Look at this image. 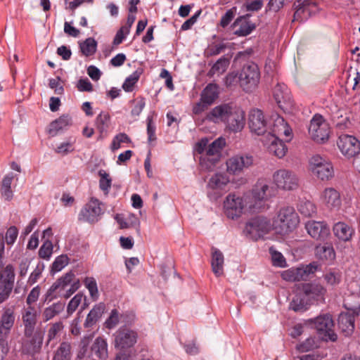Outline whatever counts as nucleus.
Here are the masks:
<instances>
[{
	"label": "nucleus",
	"instance_id": "f257e3e1",
	"mask_svg": "<svg viewBox=\"0 0 360 360\" xmlns=\"http://www.w3.org/2000/svg\"><path fill=\"white\" fill-rule=\"evenodd\" d=\"M205 120L215 124L222 122L227 131L238 133L245 127V113L240 106L233 103H222L207 113Z\"/></svg>",
	"mask_w": 360,
	"mask_h": 360
},
{
	"label": "nucleus",
	"instance_id": "f03ea898",
	"mask_svg": "<svg viewBox=\"0 0 360 360\" xmlns=\"http://www.w3.org/2000/svg\"><path fill=\"white\" fill-rule=\"evenodd\" d=\"M300 218L294 207H282L273 219L272 228L278 234L287 235L298 226Z\"/></svg>",
	"mask_w": 360,
	"mask_h": 360
},
{
	"label": "nucleus",
	"instance_id": "7ed1b4c3",
	"mask_svg": "<svg viewBox=\"0 0 360 360\" xmlns=\"http://www.w3.org/2000/svg\"><path fill=\"white\" fill-rule=\"evenodd\" d=\"M240 86L247 93L252 92L257 89L260 80V71L254 63L245 64L239 75Z\"/></svg>",
	"mask_w": 360,
	"mask_h": 360
},
{
	"label": "nucleus",
	"instance_id": "20e7f679",
	"mask_svg": "<svg viewBox=\"0 0 360 360\" xmlns=\"http://www.w3.org/2000/svg\"><path fill=\"white\" fill-rule=\"evenodd\" d=\"M271 226L272 224L269 219L264 217H257L246 223L243 231L247 238L257 240L268 233Z\"/></svg>",
	"mask_w": 360,
	"mask_h": 360
},
{
	"label": "nucleus",
	"instance_id": "39448f33",
	"mask_svg": "<svg viewBox=\"0 0 360 360\" xmlns=\"http://www.w3.org/2000/svg\"><path fill=\"white\" fill-rule=\"evenodd\" d=\"M330 128L323 117L319 114L314 115L310 121L309 134L316 143H323L328 140Z\"/></svg>",
	"mask_w": 360,
	"mask_h": 360
},
{
	"label": "nucleus",
	"instance_id": "423d86ee",
	"mask_svg": "<svg viewBox=\"0 0 360 360\" xmlns=\"http://www.w3.org/2000/svg\"><path fill=\"white\" fill-rule=\"evenodd\" d=\"M309 167L312 174L322 181H328L334 176L331 162L319 155H315L311 158Z\"/></svg>",
	"mask_w": 360,
	"mask_h": 360
},
{
	"label": "nucleus",
	"instance_id": "0eeeda50",
	"mask_svg": "<svg viewBox=\"0 0 360 360\" xmlns=\"http://www.w3.org/2000/svg\"><path fill=\"white\" fill-rule=\"evenodd\" d=\"M103 213V203L96 198H91L81 209L78 219L81 221L95 224L101 219Z\"/></svg>",
	"mask_w": 360,
	"mask_h": 360
},
{
	"label": "nucleus",
	"instance_id": "6e6552de",
	"mask_svg": "<svg viewBox=\"0 0 360 360\" xmlns=\"http://www.w3.org/2000/svg\"><path fill=\"white\" fill-rule=\"evenodd\" d=\"M245 207V202L243 197L235 193H229L223 202L224 213L231 219L240 218Z\"/></svg>",
	"mask_w": 360,
	"mask_h": 360
},
{
	"label": "nucleus",
	"instance_id": "1a4fd4ad",
	"mask_svg": "<svg viewBox=\"0 0 360 360\" xmlns=\"http://www.w3.org/2000/svg\"><path fill=\"white\" fill-rule=\"evenodd\" d=\"M309 321L314 324L319 335L323 340L336 341L338 336L333 329L334 323L331 315H321L314 319H309Z\"/></svg>",
	"mask_w": 360,
	"mask_h": 360
},
{
	"label": "nucleus",
	"instance_id": "9d476101",
	"mask_svg": "<svg viewBox=\"0 0 360 360\" xmlns=\"http://www.w3.org/2000/svg\"><path fill=\"white\" fill-rule=\"evenodd\" d=\"M229 178L223 173L218 172L212 176L207 183L209 198L216 200L222 196L229 191Z\"/></svg>",
	"mask_w": 360,
	"mask_h": 360
},
{
	"label": "nucleus",
	"instance_id": "9b49d317",
	"mask_svg": "<svg viewBox=\"0 0 360 360\" xmlns=\"http://www.w3.org/2000/svg\"><path fill=\"white\" fill-rule=\"evenodd\" d=\"M273 180L278 188L284 191H292L299 185L297 175L291 170L286 169H278L273 174Z\"/></svg>",
	"mask_w": 360,
	"mask_h": 360
},
{
	"label": "nucleus",
	"instance_id": "f8f14e48",
	"mask_svg": "<svg viewBox=\"0 0 360 360\" xmlns=\"http://www.w3.org/2000/svg\"><path fill=\"white\" fill-rule=\"evenodd\" d=\"M115 347L121 350L129 349L137 342L138 333L127 326L120 327L114 334Z\"/></svg>",
	"mask_w": 360,
	"mask_h": 360
},
{
	"label": "nucleus",
	"instance_id": "ddd939ff",
	"mask_svg": "<svg viewBox=\"0 0 360 360\" xmlns=\"http://www.w3.org/2000/svg\"><path fill=\"white\" fill-rule=\"evenodd\" d=\"M337 146L346 158H352L359 154L360 141L354 136L341 134L337 140Z\"/></svg>",
	"mask_w": 360,
	"mask_h": 360
},
{
	"label": "nucleus",
	"instance_id": "4468645a",
	"mask_svg": "<svg viewBox=\"0 0 360 360\" xmlns=\"http://www.w3.org/2000/svg\"><path fill=\"white\" fill-rule=\"evenodd\" d=\"M298 290H302L311 305L316 303H324L326 289L319 283H304L297 287Z\"/></svg>",
	"mask_w": 360,
	"mask_h": 360
},
{
	"label": "nucleus",
	"instance_id": "2eb2a0df",
	"mask_svg": "<svg viewBox=\"0 0 360 360\" xmlns=\"http://www.w3.org/2000/svg\"><path fill=\"white\" fill-rule=\"evenodd\" d=\"M270 129L271 131L268 134L266 138H270L271 136H275L280 139L284 138L286 141L292 139V129L285 121V120L278 114L272 115L271 117Z\"/></svg>",
	"mask_w": 360,
	"mask_h": 360
},
{
	"label": "nucleus",
	"instance_id": "dca6fc26",
	"mask_svg": "<svg viewBox=\"0 0 360 360\" xmlns=\"http://www.w3.org/2000/svg\"><path fill=\"white\" fill-rule=\"evenodd\" d=\"M253 164V157L247 154H238L229 158L226 162V171L230 174L238 175Z\"/></svg>",
	"mask_w": 360,
	"mask_h": 360
},
{
	"label": "nucleus",
	"instance_id": "f3484780",
	"mask_svg": "<svg viewBox=\"0 0 360 360\" xmlns=\"http://www.w3.org/2000/svg\"><path fill=\"white\" fill-rule=\"evenodd\" d=\"M317 269L314 264L302 266L297 268H290L282 272L281 278L289 282L307 281L310 275L314 274Z\"/></svg>",
	"mask_w": 360,
	"mask_h": 360
},
{
	"label": "nucleus",
	"instance_id": "a211bd4d",
	"mask_svg": "<svg viewBox=\"0 0 360 360\" xmlns=\"http://www.w3.org/2000/svg\"><path fill=\"white\" fill-rule=\"evenodd\" d=\"M251 194L254 203L250 205L249 207L253 211L261 209L262 204L271 197L269 185L262 179L257 181L252 189Z\"/></svg>",
	"mask_w": 360,
	"mask_h": 360
},
{
	"label": "nucleus",
	"instance_id": "6ab92c4d",
	"mask_svg": "<svg viewBox=\"0 0 360 360\" xmlns=\"http://www.w3.org/2000/svg\"><path fill=\"white\" fill-rule=\"evenodd\" d=\"M44 340V332L37 330L30 333V335H24L22 342V351L23 353L34 356L40 352Z\"/></svg>",
	"mask_w": 360,
	"mask_h": 360
},
{
	"label": "nucleus",
	"instance_id": "aec40b11",
	"mask_svg": "<svg viewBox=\"0 0 360 360\" xmlns=\"http://www.w3.org/2000/svg\"><path fill=\"white\" fill-rule=\"evenodd\" d=\"M15 320L14 307H4L0 317V338L7 340Z\"/></svg>",
	"mask_w": 360,
	"mask_h": 360
},
{
	"label": "nucleus",
	"instance_id": "412c9836",
	"mask_svg": "<svg viewBox=\"0 0 360 360\" xmlns=\"http://www.w3.org/2000/svg\"><path fill=\"white\" fill-rule=\"evenodd\" d=\"M248 124L250 131L258 136L266 131L267 122L261 110L252 109L250 111Z\"/></svg>",
	"mask_w": 360,
	"mask_h": 360
},
{
	"label": "nucleus",
	"instance_id": "4be33fe9",
	"mask_svg": "<svg viewBox=\"0 0 360 360\" xmlns=\"http://www.w3.org/2000/svg\"><path fill=\"white\" fill-rule=\"evenodd\" d=\"M77 279V278H75V275L72 271H70L66 273L63 276L57 279V281L49 288L46 292V299L49 297H51L49 299L51 301L53 299V295L59 293L61 290H65V288H68L72 282Z\"/></svg>",
	"mask_w": 360,
	"mask_h": 360
},
{
	"label": "nucleus",
	"instance_id": "5701e85b",
	"mask_svg": "<svg viewBox=\"0 0 360 360\" xmlns=\"http://www.w3.org/2000/svg\"><path fill=\"white\" fill-rule=\"evenodd\" d=\"M108 343L105 339L98 337L95 339L88 354V360H105L108 357Z\"/></svg>",
	"mask_w": 360,
	"mask_h": 360
},
{
	"label": "nucleus",
	"instance_id": "b1692460",
	"mask_svg": "<svg viewBox=\"0 0 360 360\" xmlns=\"http://www.w3.org/2000/svg\"><path fill=\"white\" fill-rule=\"evenodd\" d=\"M307 233L316 240H324L330 233V229L324 221H309L306 223Z\"/></svg>",
	"mask_w": 360,
	"mask_h": 360
},
{
	"label": "nucleus",
	"instance_id": "393cba45",
	"mask_svg": "<svg viewBox=\"0 0 360 360\" xmlns=\"http://www.w3.org/2000/svg\"><path fill=\"white\" fill-rule=\"evenodd\" d=\"M321 202L328 209H338L341 205L340 193L334 188H326L321 194Z\"/></svg>",
	"mask_w": 360,
	"mask_h": 360
},
{
	"label": "nucleus",
	"instance_id": "a878e982",
	"mask_svg": "<svg viewBox=\"0 0 360 360\" xmlns=\"http://www.w3.org/2000/svg\"><path fill=\"white\" fill-rule=\"evenodd\" d=\"M264 145L267 147L269 152L278 158H282L286 154L288 148L284 142L275 136L265 138L262 140Z\"/></svg>",
	"mask_w": 360,
	"mask_h": 360
},
{
	"label": "nucleus",
	"instance_id": "bb28decb",
	"mask_svg": "<svg viewBox=\"0 0 360 360\" xmlns=\"http://www.w3.org/2000/svg\"><path fill=\"white\" fill-rule=\"evenodd\" d=\"M333 231L334 236L340 241L347 243L351 241L355 230L352 226L344 222L338 221L333 225Z\"/></svg>",
	"mask_w": 360,
	"mask_h": 360
},
{
	"label": "nucleus",
	"instance_id": "cd10ccee",
	"mask_svg": "<svg viewBox=\"0 0 360 360\" xmlns=\"http://www.w3.org/2000/svg\"><path fill=\"white\" fill-rule=\"evenodd\" d=\"M274 98L281 109L291 105V98L285 84L278 83L274 89Z\"/></svg>",
	"mask_w": 360,
	"mask_h": 360
},
{
	"label": "nucleus",
	"instance_id": "c85d7f7f",
	"mask_svg": "<svg viewBox=\"0 0 360 360\" xmlns=\"http://www.w3.org/2000/svg\"><path fill=\"white\" fill-rule=\"evenodd\" d=\"M22 319L25 327L24 335H30V333L35 332L34 328L37 320L36 309L32 306H29L22 313Z\"/></svg>",
	"mask_w": 360,
	"mask_h": 360
},
{
	"label": "nucleus",
	"instance_id": "c756f323",
	"mask_svg": "<svg viewBox=\"0 0 360 360\" xmlns=\"http://www.w3.org/2000/svg\"><path fill=\"white\" fill-rule=\"evenodd\" d=\"M310 306L311 304L304 292L297 289L295 296L290 302L289 309L295 312L303 313L306 311Z\"/></svg>",
	"mask_w": 360,
	"mask_h": 360
},
{
	"label": "nucleus",
	"instance_id": "7c9ffc66",
	"mask_svg": "<svg viewBox=\"0 0 360 360\" xmlns=\"http://www.w3.org/2000/svg\"><path fill=\"white\" fill-rule=\"evenodd\" d=\"M355 317L348 312L341 313L338 319V325L340 330L345 336H349L354 330Z\"/></svg>",
	"mask_w": 360,
	"mask_h": 360
},
{
	"label": "nucleus",
	"instance_id": "2f4dec72",
	"mask_svg": "<svg viewBox=\"0 0 360 360\" xmlns=\"http://www.w3.org/2000/svg\"><path fill=\"white\" fill-rule=\"evenodd\" d=\"M226 145V141L224 138H218L214 140L211 144L208 145L206 150V157L208 161L215 162H217L223 148Z\"/></svg>",
	"mask_w": 360,
	"mask_h": 360
},
{
	"label": "nucleus",
	"instance_id": "473e14b6",
	"mask_svg": "<svg viewBox=\"0 0 360 360\" xmlns=\"http://www.w3.org/2000/svg\"><path fill=\"white\" fill-rule=\"evenodd\" d=\"M110 116L108 112H101L95 120V127L99 132L98 140H102L108 135Z\"/></svg>",
	"mask_w": 360,
	"mask_h": 360
},
{
	"label": "nucleus",
	"instance_id": "72a5a7b5",
	"mask_svg": "<svg viewBox=\"0 0 360 360\" xmlns=\"http://www.w3.org/2000/svg\"><path fill=\"white\" fill-rule=\"evenodd\" d=\"M233 28L238 27L235 30L234 33L238 36H247L255 29V25L250 20L243 16L238 18L232 25Z\"/></svg>",
	"mask_w": 360,
	"mask_h": 360
},
{
	"label": "nucleus",
	"instance_id": "f704fd0d",
	"mask_svg": "<svg viewBox=\"0 0 360 360\" xmlns=\"http://www.w3.org/2000/svg\"><path fill=\"white\" fill-rule=\"evenodd\" d=\"M295 11L294 13V20L303 22L311 15V8H315L311 6L310 3L304 2L300 0H297L295 3Z\"/></svg>",
	"mask_w": 360,
	"mask_h": 360
},
{
	"label": "nucleus",
	"instance_id": "c9c22d12",
	"mask_svg": "<svg viewBox=\"0 0 360 360\" xmlns=\"http://www.w3.org/2000/svg\"><path fill=\"white\" fill-rule=\"evenodd\" d=\"M224 257L223 253L216 248H212L211 266L213 273L219 277L224 274Z\"/></svg>",
	"mask_w": 360,
	"mask_h": 360
},
{
	"label": "nucleus",
	"instance_id": "e433bc0d",
	"mask_svg": "<svg viewBox=\"0 0 360 360\" xmlns=\"http://www.w3.org/2000/svg\"><path fill=\"white\" fill-rule=\"evenodd\" d=\"M105 308V304L103 302H100L96 304L87 314L86 320L84 323V326L88 328L94 326L98 319L101 317L104 312Z\"/></svg>",
	"mask_w": 360,
	"mask_h": 360
},
{
	"label": "nucleus",
	"instance_id": "4c0bfd02",
	"mask_svg": "<svg viewBox=\"0 0 360 360\" xmlns=\"http://www.w3.org/2000/svg\"><path fill=\"white\" fill-rule=\"evenodd\" d=\"M315 255L316 257L326 262H331L335 258V252L331 245H319L316 247Z\"/></svg>",
	"mask_w": 360,
	"mask_h": 360
},
{
	"label": "nucleus",
	"instance_id": "58836bf2",
	"mask_svg": "<svg viewBox=\"0 0 360 360\" xmlns=\"http://www.w3.org/2000/svg\"><path fill=\"white\" fill-rule=\"evenodd\" d=\"M219 86L216 84H208L202 90L200 98L207 104H212L219 96Z\"/></svg>",
	"mask_w": 360,
	"mask_h": 360
},
{
	"label": "nucleus",
	"instance_id": "ea45409f",
	"mask_svg": "<svg viewBox=\"0 0 360 360\" xmlns=\"http://www.w3.org/2000/svg\"><path fill=\"white\" fill-rule=\"evenodd\" d=\"M72 345L68 342H62L55 351L52 360H70Z\"/></svg>",
	"mask_w": 360,
	"mask_h": 360
},
{
	"label": "nucleus",
	"instance_id": "a19ab883",
	"mask_svg": "<svg viewBox=\"0 0 360 360\" xmlns=\"http://www.w3.org/2000/svg\"><path fill=\"white\" fill-rule=\"evenodd\" d=\"M71 122V119L68 115L60 116L58 119L52 122L49 127V134L54 136L57 133L63 130L66 127L69 126Z\"/></svg>",
	"mask_w": 360,
	"mask_h": 360
},
{
	"label": "nucleus",
	"instance_id": "79ce46f5",
	"mask_svg": "<svg viewBox=\"0 0 360 360\" xmlns=\"http://www.w3.org/2000/svg\"><path fill=\"white\" fill-rule=\"evenodd\" d=\"M65 308V303L62 302H58L52 304L51 306L44 309L43 311V319L44 321H48L56 316L58 315L63 311Z\"/></svg>",
	"mask_w": 360,
	"mask_h": 360
},
{
	"label": "nucleus",
	"instance_id": "37998d69",
	"mask_svg": "<svg viewBox=\"0 0 360 360\" xmlns=\"http://www.w3.org/2000/svg\"><path fill=\"white\" fill-rule=\"evenodd\" d=\"M13 178V174L9 173L4 177L1 182V194L6 200H11L13 196V191L11 190V184Z\"/></svg>",
	"mask_w": 360,
	"mask_h": 360
},
{
	"label": "nucleus",
	"instance_id": "c03bdc74",
	"mask_svg": "<svg viewBox=\"0 0 360 360\" xmlns=\"http://www.w3.org/2000/svg\"><path fill=\"white\" fill-rule=\"evenodd\" d=\"M143 72V70L142 68L136 69L132 74H131L125 79L122 84V89L126 92H131L134 90V86L138 82Z\"/></svg>",
	"mask_w": 360,
	"mask_h": 360
},
{
	"label": "nucleus",
	"instance_id": "a18cd8bd",
	"mask_svg": "<svg viewBox=\"0 0 360 360\" xmlns=\"http://www.w3.org/2000/svg\"><path fill=\"white\" fill-rule=\"evenodd\" d=\"M79 48L84 56H92L96 51L97 41L94 38L89 37L79 44Z\"/></svg>",
	"mask_w": 360,
	"mask_h": 360
},
{
	"label": "nucleus",
	"instance_id": "49530a36",
	"mask_svg": "<svg viewBox=\"0 0 360 360\" xmlns=\"http://www.w3.org/2000/svg\"><path fill=\"white\" fill-rule=\"evenodd\" d=\"M156 117L155 111H151L147 116L146 124H147V135L148 140L149 142H152L156 140L155 131L156 126L154 120Z\"/></svg>",
	"mask_w": 360,
	"mask_h": 360
},
{
	"label": "nucleus",
	"instance_id": "de8ad7c7",
	"mask_svg": "<svg viewBox=\"0 0 360 360\" xmlns=\"http://www.w3.org/2000/svg\"><path fill=\"white\" fill-rule=\"evenodd\" d=\"M297 207L301 214L307 217H311L316 213V205L309 200H302Z\"/></svg>",
	"mask_w": 360,
	"mask_h": 360
},
{
	"label": "nucleus",
	"instance_id": "09e8293b",
	"mask_svg": "<svg viewBox=\"0 0 360 360\" xmlns=\"http://www.w3.org/2000/svg\"><path fill=\"white\" fill-rule=\"evenodd\" d=\"M84 285L88 289L93 300H98L99 294L96 279L94 277H86L83 281Z\"/></svg>",
	"mask_w": 360,
	"mask_h": 360
},
{
	"label": "nucleus",
	"instance_id": "8fccbe9b",
	"mask_svg": "<svg viewBox=\"0 0 360 360\" xmlns=\"http://www.w3.org/2000/svg\"><path fill=\"white\" fill-rule=\"evenodd\" d=\"M98 175L100 176L99 188L105 194H108L112 185V179L109 174L103 169H100L98 171Z\"/></svg>",
	"mask_w": 360,
	"mask_h": 360
},
{
	"label": "nucleus",
	"instance_id": "3c124183",
	"mask_svg": "<svg viewBox=\"0 0 360 360\" xmlns=\"http://www.w3.org/2000/svg\"><path fill=\"white\" fill-rule=\"evenodd\" d=\"M70 262V259L67 255H60L56 257L52 263L51 271L53 274L60 271L64 269Z\"/></svg>",
	"mask_w": 360,
	"mask_h": 360
},
{
	"label": "nucleus",
	"instance_id": "603ef678",
	"mask_svg": "<svg viewBox=\"0 0 360 360\" xmlns=\"http://www.w3.org/2000/svg\"><path fill=\"white\" fill-rule=\"evenodd\" d=\"M90 337L84 336L80 341L79 348L77 355L79 360H88V354H89L90 349H89V344L90 342Z\"/></svg>",
	"mask_w": 360,
	"mask_h": 360
},
{
	"label": "nucleus",
	"instance_id": "864d4df0",
	"mask_svg": "<svg viewBox=\"0 0 360 360\" xmlns=\"http://www.w3.org/2000/svg\"><path fill=\"white\" fill-rule=\"evenodd\" d=\"M131 140L130 137L125 133L117 134L112 139L110 149L115 151L122 147V143H130Z\"/></svg>",
	"mask_w": 360,
	"mask_h": 360
},
{
	"label": "nucleus",
	"instance_id": "5fc2aeb1",
	"mask_svg": "<svg viewBox=\"0 0 360 360\" xmlns=\"http://www.w3.org/2000/svg\"><path fill=\"white\" fill-rule=\"evenodd\" d=\"M53 243L50 240H46L40 247L38 254L40 258L49 260L53 254Z\"/></svg>",
	"mask_w": 360,
	"mask_h": 360
},
{
	"label": "nucleus",
	"instance_id": "6e6d98bb",
	"mask_svg": "<svg viewBox=\"0 0 360 360\" xmlns=\"http://www.w3.org/2000/svg\"><path fill=\"white\" fill-rule=\"evenodd\" d=\"M80 287L79 280L77 279L65 290H61L58 294L53 295V299L57 297H64L65 299L69 298L73 293H75Z\"/></svg>",
	"mask_w": 360,
	"mask_h": 360
},
{
	"label": "nucleus",
	"instance_id": "4d7b16f0",
	"mask_svg": "<svg viewBox=\"0 0 360 360\" xmlns=\"http://www.w3.org/2000/svg\"><path fill=\"white\" fill-rule=\"evenodd\" d=\"M83 300H86V297L82 293L75 295L69 302L67 307V313L68 315L72 314L82 303Z\"/></svg>",
	"mask_w": 360,
	"mask_h": 360
},
{
	"label": "nucleus",
	"instance_id": "13d9d810",
	"mask_svg": "<svg viewBox=\"0 0 360 360\" xmlns=\"http://www.w3.org/2000/svg\"><path fill=\"white\" fill-rule=\"evenodd\" d=\"M229 65V59L224 56H222L212 65L211 72H212L213 74H222L226 70Z\"/></svg>",
	"mask_w": 360,
	"mask_h": 360
},
{
	"label": "nucleus",
	"instance_id": "bf43d9fd",
	"mask_svg": "<svg viewBox=\"0 0 360 360\" xmlns=\"http://www.w3.org/2000/svg\"><path fill=\"white\" fill-rule=\"evenodd\" d=\"M63 328L64 326L61 321H58L50 325L47 334V344H49L52 340L55 339Z\"/></svg>",
	"mask_w": 360,
	"mask_h": 360
},
{
	"label": "nucleus",
	"instance_id": "052dcab7",
	"mask_svg": "<svg viewBox=\"0 0 360 360\" xmlns=\"http://www.w3.org/2000/svg\"><path fill=\"white\" fill-rule=\"evenodd\" d=\"M74 143L75 141H68L66 142H63L59 144L57 148L55 149V152L61 155H66L74 151Z\"/></svg>",
	"mask_w": 360,
	"mask_h": 360
},
{
	"label": "nucleus",
	"instance_id": "680f3d73",
	"mask_svg": "<svg viewBox=\"0 0 360 360\" xmlns=\"http://www.w3.org/2000/svg\"><path fill=\"white\" fill-rule=\"evenodd\" d=\"M14 267L12 264H7L2 269V277L0 278L1 281L11 282L14 284L15 272Z\"/></svg>",
	"mask_w": 360,
	"mask_h": 360
},
{
	"label": "nucleus",
	"instance_id": "e2e57ef3",
	"mask_svg": "<svg viewBox=\"0 0 360 360\" xmlns=\"http://www.w3.org/2000/svg\"><path fill=\"white\" fill-rule=\"evenodd\" d=\"M61 82H63V81L59 76L56 78H51L49 79V86L54 90L55 94L62 95L64 93V88Z\"/></svg>",
	"mask_w": 360,
	"mask_h": 360
},
{
	"label": "nucleus",
	"instance_id": "0e129e2a",
	"mask_svg": "<svg viewBox=\"0 0 360 360\" xmlns=\"http://www.w3.org/2000/svg\"><path fill=\"white\" fill-rule=\"evenodd\" d=\"M120 321L119 312L116 309L111 311L109 317L105 321V326L108 329L114 328Z\"/></svg>",
	"mask_w": 360,
	"mask_h": 360
},
{
	"label": "nucleus",
	"instance_id": "69168bd1",
	"mask_svg": "<svg viewBox=\"0 0 360 360\" xmlns=\"http://www.w3.org/2000/svg\"><path fill=\"white\" fill-rule=\"evenodd\" d=\"M44 269V264L43 263H38L36 268L34 269V271L31 273L30 275V277L28 278L27 283L29 285H32L35 283L37 282V281L39 279V278L41 276V273Z\"/></svg>",
	"mask_w": 360,
	"mask_h": 360
},
{
	"label": "nucleus",
	"instance_id": "338daca9",
	"mask_svg": "<svg viewBox=\"0 0 360 360\" xmlns=\"http://www.w3.org/2000/svg\"><path fill=\"white\" fill-rule=\"evenodd\" d=\"M324 279L330 285H338L341 281V274L338 271H330L325 274Z\"/></svg>",
	"mask_w": 360,
	"mask_h": 360
},
{
	"label": "nucleus",
	"instance_id": "774afa93",
	"mask_svg": "<svg viewBox=\"0 0 360 360\" xmlns=\"http://www.w3.org/2000/svg\"><path fill=\"white\" fill-rule=\"evenodd\" d=\"M18 230L16 226H12L8 229L6 233L5 240L8 245H12L17 239Z\"/></svg>",
	"mask_w": 360,
	"mask_h": 360
}]
</instances>
